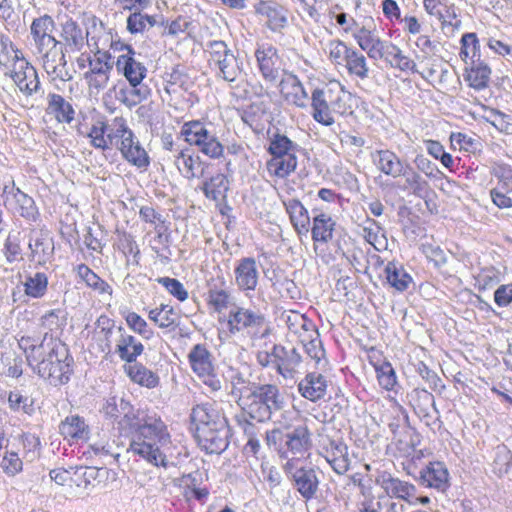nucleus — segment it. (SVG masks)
Masks as SVG:
<instances>
[{
	"mask_svg": "<svg viewBox=\"0 0 512 512\" xmlns=\"http://www.w3.org/2000/svg\"><path fill=\"white\" fill-rule=\"evenodd\" d=\"M19 346L26 355L32 370L50 384L57 386L69 381L72 373V358L68 349L59 339L45 333L41 342L29 336L19 340Z\"/></svg>",
	"mask_w": 512,
	"mask_h": 512,
	"instance_id": "1",
	"label": "nucleus"
},
{
	"mask_svg": "<svg viewBox=\"0 0 512 512\" xmlns=\"http://www.w3.org/2000/svg\"><path fill=\"white\" fill-rule=\"evenodd\" d=\"M173 445L167 427L161 419L149 418L134 432L130 451L156 467L166 468Z\"/></svg>",
	"mask_w": 512,
	"mask_h": 512,
	"instance_id": "2",
	"label": "nucleus"
},
{
	"mask_svg": "<svg viewBox=\"0 0 512 512\" xmlns=\"http://www.w3.org/2000/svg\"><path fill=\"white\" fill-rule=\"evenodd\" d=\"M284 399L277 386L272 384H258L253 392L244 399L241 410L250 418L265 422L283 407Z\"/></svg>",
	"mask_w": 512,
	"mask_h": 512,
	"instance_id": "3",
	"label": "nucleus"
},
{
	"mask_svg": "<svg viewBox=\"0 0 512 512\" xmlns=\"http://www.w3.org/2000/svg\"><path fill=\"white\" fill-rule=\"evenodd\" d=\"M205 52L208 54V64L217 78L232 83L242 75L243 63L225 41H208Z\"/></svg>",
	"mask_w": 512,
	"mask_h": 512,
	"instance_id": "4",
	"label": "nucleus"
},
{
	"mask_svg": "<svg viewBox=\"0 0 512 512\" xmlns=\"http://www.w3.org/2000/svg\"><path fill=\"white\" fill-rule=\"evenodd\" d=\"M112 139H115L113 147L120 151L122 157L128 163L140 169H145L149 166V155L128 126L125 118L114 129Z\"/></svg>",
	"mask_w": 512,
	"mask_h": 512,
	"instance_id": "5",
	"label": "nucleus"
},
{
	"mask_svg": "<svg viewBox=\"0 0 512 512\" xmlns=\"http://www.w3.org/2000/svg\"><path fill=\"white\" fill-rule=\"evenodd\" d=\"M181 134L190 145L198 147L204 155L219 159L224 154V146L216 134L203 122L194 120L183 124Z\"/></svg>",
	"mask_w": 512,
	"mask_h": 512,
	"instance_id": "6",
	"label": "nucleus"
},
{
	"mask_svg": "<svg viewBox=\"0 0 512 512\" xmlns=\"http://www.w3.org/2000/svg\"><path fill=\"white\" fill-rule=\"evenodd\" d=\"M39 55L42 67L51 80L69 81L72 75L67 69L65 49L58 40L48 42L35 48Z\"/></svg>",
	"mask_w": 512,
	"mask_h": 512,
	"instance_id": "7",
	"label": "nucleus"
},
{
	"mask_svg": "<svg viewBox=\"0 0 512 512\" xmlns=\"http://www.w3.org/2000/svg\"><path fill=\"white\" fill-rule=\"evenodd\" d=\"M227 329L231 335H236L251 330H262L261 335L268 333L265 326V317L256 311L234 305L227 316Z\"/></svg>",
	"mask_w": 512,
	"mask_h": 512,
	"instance_id": "8",
	"label": "nucleus"
},
{
	"mask_svg": "<svg viewBox=\"0 0 512 512\" xmlns=\"http://www.w3.org/2000/svg\"><path fill=\"white\" fill-rule=\"evenodd\" d=\"M16 89L26 98L43 93L39 76L35 67L27 60H20L14 64L10 72H4Z\"/></svg>",
	"mask_w": 512,
	"mask_h": 512,
	"instance_id": "9",
	"label": "nucleus"
},
{
	"mask_svg": "<svg viewBox=\"0 0 512 512\" xmlns=\"http://www.w3.org/2000/svg\"><path fill=\"white\" fill-rule=\"evenodd\" d=\"M2 198L4 206L13 214H18L31 222L38 219L39 210L34 199L16 187L14 182L4 186Z\"/></svg>",
	"mask_w": 512,
	"mask_h": 512,
	"instance_id": "10",
	"label": "nucleus"
},
{
	"mask_svg": "<svg viewBox=\"0 0 512 512\" xmlns=\"http://www.w3.org/2000/svg\"><path fill=\"white\" fill-rule=\"evenodd\" d=\"M296 458L289 459L284 466L287 474L291 475L294 485L300 495L306 500L313 499L319 489V479L316 471L312 468H298Z\"/></svg>",
	"mask_w": 512,
	"mask_h": 512,
	"instance_id": "11",
	"label": "nucleus"
},
{
	"mask_svg": "<svg viewBox=\"0 0 512 512\" xmlns=\"http://www.w3.org/2000/svg\"><path fill=\"white\" fill-rule=\"evenodd\" d=\"M195 436L200 447L207 453L220 454L228 447L230 429L227 422L211 428L203 426L196 428Z\"/></svg>",
	"mask_w": 512,
	"mask_h": 512,
	"instance_id": "12",
	"label": "nucleus"
},
{
	"mask_svg": "<svg viewBox=\"0 0 512 512\" xmlns=\"http://www.w3.org/2000/svg\"><path fill=\"white\" fill-rule=\"evenodd\" d=\"M276 370L286 380L295 382L302 369V357L295 347L274 345Z\"/></svg>",
	"mask_w": 512,
	"mask_h": 512,
	"instance_id": "13",
	"label": "nucleus"
},
{
	"mask_svg": "<svg viewBox=\"0 0 512 512\" xmlns=\"http://www.w3.org/2000/svg\"><path fill=\"white\" fill-rule=\"evenodd\" d=\"M344 31L352 34L358 46L367 53L370 59L374 58L384 41L378 36L372 22L360 26L354 19H351L350 24L344 27Z\"/></svg>",
	"mask_w": 512,
	"mask_h": 512,
	"instance_id": "14",
	"label": "nucleus"
},
{
	"mask_svg": "<svg viewBox=\"0 0 512 512\" xmlns=\"http://www.w3.org/2000/svg\"><path fill=\"white\" fill-rule=\"evenodd\" d=\"M92 32L90 30L84 31L75 21L69 19L62 24L61 27V38L63 40V47L66 52H79L82 50L85 44L91 45L90 42L93 41V45L98 48V44L95 41V37L91 36Z\"/></svg>",
	"mask_w": 512,
	"mask_h": 512,
	"instance_id": "15",
	"label": "nucleus"
},
{
	"mask_svg": "<svg viewBox=\"0 0 512 512\" xmlns=\"http://www.w3.org/2000/svg\"><path fill=\"white\" fill-rule=\"evenodd\" d=\"M123 117H115L109 123L103 120H96L87 133L90 144L100 150L113 148L115 139H112V133L117 125H120Z\"/></svg>",
	"mask_w": 512,
	"mask_h": 512,
	"instance_id": "16",
	"label": "nucleus"
},
{
	"mask_svg": "<svg viewBox=\"0 0 512 512\" xmlns=\"http://www.w3.org/2000/svg\"><path fill=\"white\" fill-rule=\"evenodd\" d=\"M110 56L97 51L94 59L90 60V70L86 73L89 87L97 91L104 89L109 81V74L112 70V64L109 62Z\"/></svg>",
	"mask_w": 512,
	"mask_h": 512,
	"instance_id": "17",
	"label": "nucleus"
},
{
	"mask_svg": "<svg viewBox=\"0 0 512 512\" xmlns=\"http://www.w3.org/2000/svg\"><path fill=\"white\" fill-rule=\"evenodd\" d=\"M255 57L262 77L270 82L275 83L279 78V56L277 49L270 45H260L256 49Z\"/></svg>",
	"mask_w": 512,
	"mask_h": 512,
	"instance_id": "18",
	"label": "nucleus"
},
{
	"mask_svg": "<svg viewBox=\"0 0 512 512\" xmlns=\"http://www.w3.org/2000/svg\"><path fill=\"white\" fill-rule=\"evenodd\" d=\"M174 165L186 179L201 178L208 166L201 157L190 149H183L175 155Z\"/></svg>",
	"mask_w": 512,
	"mask_h": 512,
	"instance_id": "19",
	"label": "nucleus"
},
{
	"mask_svg": "<svg viewBox=\"0 0 512 512\" xmlns=\"http://www.w3.org/2000/svg\"><path fill=\"white\" fill-rule=\"evenodd\" d=\"M124 50L126 52L117 58V70L125 76L129 84L142 83L146 77V67L134 58L135 52L130 46H125Z\"/></svg>",
	"mask_w": 512,
	"mask_h": 512,
	"instance_id": "20",
	"label": "nucleus"
},
{
	"mask_svg": "<svg viewBox=\"0 0 512 512\" xmlns=\"http://www.w3.org/2000/svg\"><path fill=\"white\" fill-rule=\"evenodd\" d=\"M331 90L315 89L311 95L312 116L315 121L325 126H331L334 123L332 116L333 109L330 101H332Z\"/></svg>",
	"mask_w": 512,
	"mask_h": 512,
	"instance_id": "21",
	"label": "nucleus"
},
{
	"mask_svg": "<svg viewBox=\"0 0 512 512\" xmlns=\"http://www.w3.org/2000/svg\"><path fill=\"white\" fill-rule=\"evenodd\" d=\"M235 283L244 292L254 291L258 284L259 271L252 257L241 259L235 267Z\"/></svg>",
	"mask_w": 512,
	"mask_h": 512,
	"instance_id": "22",
	"label": "nucleus"
},
{
	"mask_svg": "<svg viewBox=\"0 0 512 512\" xmlns=\"http://www.w3.org/2000/svg\"><path fill=\"white\" fill-rule=\"evenodd\" d=\"M423 7L429 16L435 17L441 23L443 29L447 26L459 28L461 24L459 20L456 23L452 22L457 19L454 4H449L447 0H423Z\"/></svg>",
	"mask_w": 512,
	"mask_h": 512,
	"instance_id": "23",
	"label": "nucleus"
},
{
	"mask_svg": "<svg viewBox=\"0 0 512 512\" xmlns=\"http://www.w3.org/2000/svg\"><path fill=\"white\" fill-rule=\"evenodd\" d=\"M279 87L280 93L288 103L301 108L307 106L308 94L297 76L285 73Z\"/></svg>",
	"mask_w": 512,
	"mask_h": 512,
	"instance_id": "24",
	"label": "nucleus"
},
{
	"mask_svg": "<svg viewBox=\"0 0 512 512\" xmlns=\"http://www.w3.org/2000/svg\"><path fill=\"white\" fill-rule=\"evenodd\" d=\"M191 422L196 428H202L203 426H218L227 422L224 414L216 407L213 403H203L193 407L191 415Z\"/></svg>",
	"mask_w": 512,
	"mask_h": 512,
	"instance_id": "25",
	"label": "nucleus"
},
{
	"mask_svg": "<svg viewBox=\"0 0 512 512\" xmlns=\"http://www.w3.org/2000/svg\"><path fill=\"white\" fill-rule=\"evenodd\" d=\"M385 60L391 67L401 71L413 70L415 63L405 56L401 49L389 41H383L373 60Z\"/></svg>",
	"mask_w": 512,
	"mask_h": 512,
	"instance_id": "26",
	"label": "nucleus"
},
{
	"mask_svg": "<svg viewBox=\"0 0 512 512\" xmlns=\"http://www.w3.org/2000/svg\"><path fill=\"white\" fill-rule=\"evenodd\" d=\"M327 380L319 373L310 372L298 383V391L304 398L316 402L322 399L327 391Z\"/></svg>",
	"mask_w": 512,
	"mask_h": 512,
	"instance_id": "27",
	"label": "nucleus"
},
{
	"mask_svg": "<svg viewBox=\"0 0 512 512\" xmlns=\"http://www.w3.org/2000/svg\"><path fill=\"white\" fill-rule=\"evenodd\" d=\"M324 457L339 475L346 473L350 466L348 447L341 441L330 440L324 448Z\"/></svg>",
	"mask_w": 512,
	"mask_h": 512,
	"instance_id": "28",
	"label": "nucleus"
},
{
	"mask_svg": "<svg viewBox=\"0 0 512 512\" xmlns=\"http://www.w3.org/2000/svg\"><path fill=\"white\" fill-rule=\"evenodd\" d=\"M283 317L289 333L295 335L300 342L309 340V337L318 331L310 319L297 311H288Z\"/></svg>",
	"mask_w": 512,
	"mask_h": 512,
	"instance_id": "29",
	"label": "nucleus"
},
{
	"mask_svg": "<svg viewBox=\"0 0 512 512\" xmlns=\"http://www.w3.org/2000/svg\"><path fill=\"white\" fill-rule=\"evenodd\" d=\"M372 161L376 168L387 176L400 177L404 163L396 153L391 150H377L372 154Z\"/></svg>",
	"mask_w": 512,
	"mask_h": 512,
	"instance_id": "30",
	"label": "nucleus"
},
{
	"mask_svg": "<svg viewBox=\"0 0 512 512\" xmlns=\"http://www.w3.org/2000/svg\"><path fill=\"white\" fill-rule=\"evenodd\" d=\"M143 350L142 343L137 341L134 336L124 333L122 328L117 329L115 352L123 361L128 364L133 363Z\"/></svg>",
	"mask_w": 512,
	"mask_h": 512,
	"instance_id": "31",
	"label": "nucleus"
},
{
	"mask_svg": "<svg viewBox=\"0 0 512 512\" xmlns=\"http://www.w3.org/2000/svg\"><path fill=\"white\" fill-rule=\"evenodd\" d=\"M285 444L294 456H303L311 447L310 432L306 425H298L285 434Z\"/></svg>",
	"mask_w": 512,
	"mask_h": 512,
	"instance_id": "32",
	"label": "nucleus"
},
{
	"mask_svg": "<svg viewBox=\"0 0 512 512\" xmlns=\"http://www.w3.org/2000/svg\"><path fill=\"white\" fill-rule=\"evenodd\" d=\"M255 11L267 19V25L272 31H280L287 24L284 9L275 3L261 1L255 6Z\"/></svg>",
	"mask_w": 512,
	"mask_h": 512,
	"instance_id": "33",
	"label": "nucleus"
},
{
	"mask_svg": "<svg viewBox=\"0 0 512 512\" xmlns=\"http://www.w3.org/2000/svg\"><path fill=\"white\" fill-rule=\"evenodd\" d=\"M188 360L192 371L197 375H206L208 371H214L215 365L210 351L203 344H196L188 354Z\"/></svg>",
	"mask_w": 512,
	"mask_h": 512,
	"instance_id": "34",
	"label": "nucleus"
},
{
	"mask_svg": "<svg viewBox=\"0 0 512 512\" xmlns=\"http://www.w3.org/2000/svg\"><path fill=\"white\" fill-rule=\"evenodd\" d=\"M54 20L48 15L41 16L32 21L30 26V33L34 42L35 48L48 44V42L56 40L52 35L54 30Z\"/></svg>",
	"mask_w": 512,
	"mask_h": 512,
	"instance_id": "35",
	"label": "nucleus"
},
{
	"mask_svg": "<svg viewBox=\"0 0 512 512\" xmlns=\"http://www.w3.org/2000/svg\"><path fill=\"white\" fill-rule=\"evenodd\" d=\"M423 485L436 489H444L448 482V471L441 462L430 463L420 472Z\"/></svg>",
	"mask_w": 512,
	"mask_h": 512,
	"instance_id": "36",
	"label": "nucleus"
},
{
	"mask_svg": "<svg viewBox=\"0 0 512 512\" xmlns=\"http://www.w3.org/2000/svg\"><path fill=\"white\" fill-rule=\"evenodd\" d=\"M286 211L290 216L291 223L299 235H307L310 227V217L308 210L296 199L285 203Z\"/></svg>",
	"mask_w": 512,
	"mask_h": 512,
	"instance_id": "37",
	"label": "nucleus"
},
{
	"mask_svg": "<svg viewBox=\"0 0 512 512\" xmlns=\"http://www.w3.org/2000/svg\"><path fill=\"white\" fill-rule=\"evenodd\" d=\"M257 383L252 382L249 377L245 376L241 372H235L230 377V395L233 397L239 407L244 403V399L253 392V389L257 386Z\"/></svg>",
	"mask_w": 512,
	"mask_h": 512,
	"instance_id": "38",
	"label": "nucleus"
},
{
	"mask_svg": "<svg viewBox=\"0 0 512 512\" xmlns=\"http://www.w3.org/2000/svg\"><path fill=\"white\" fill-rule=\"evenodd\" d=\"M32 260L40 265L46 264L52 257L54 252L53 241L45 234H40L29 242Z\"/></svg>",
	"mask_w": 512,
	"mask_h": 512,
	"instance_id": "39",
	"label": "nucleus"
},
{
	"mask_svg": "<svg viewBox=\"0 0 512 512\" xmlns=\"http://www.w3.org/2000/svg\"><path fill=\"white\" fill-rule=\"evenodd\" d=\"M335 222L325 213H318L313 217V226L311 229L314 242L328 243L333 238Z\"/></svg>",
	"mask_w": 512,
	"mask_h": 512,
	"instance_id": "40",
	"label": "nucleus"
},
{
	"mask_svg": "<svg viewBox=\"0 0 512 512\" xmlns=\"http://www.w3.org/2000/svg\"><path fill=\"white\" fill-rule=\"evenodd\" d=\"M129 378L141 386L154 388L159 383V377L140 363L133 362L124 366Z\"/></svg>",
	"mask_w": 512,
	"mask_h": 512,
	"instance_id": "41",
	"label": "nucleus"
},
{
	"mask_svg": "<svg viewBox=\"0 0 512 512\" xmlns=\"http://www.w3.org/2000/svg\"><path fill=\"white\" fill-rule=\"evenodd\" d=\"M385 274L388 283L397 291H405L412 283V277L405 271L403 265L396 261H390L385 266Z\"/></svg>",
	"mask_w": 512,
	"mask_h": 512,
	"instance_id": "42",
	"label": "nucleus"
},
{
	"mask_svg": "<svg viewBox=\"0 0 512 512\" xmlns=\"http://www.w3.org/2000/svg\"><path fill=\"white\" fill-rule=\"evenodd\" d=\"M150 95V89L143 84H130L129 87L121 88L116 98L128 108L135 107Z\"/></svg>",
	"mask_w": 512,
	"mask_h": 512,
	"instance_id": "43",
	"label": "nucleus"
},
{
	"mask_svg": "<svg viewBox=\"0 0 512 512\" xmlns=\"http://www.w3.org/2000/svg\"><path fill=\"white\" fill-rule=\"evenodd\" d=\"M48 110L59 122L70 123L74 119L75 111L72 105L59 94L48 95Z\"/></svg>",
	"mask_w": 512,
	"mask_h": 512,
	"instance_id": "44",
	"label": "nucleus"
},
{
	"mask_svg": "<svg viewBox=\"0 0 512 512\" xmlns=\"http://www.w3.org/2000/svg\"><path fill=\"white\" fill-rule=\"evenodd\" d=\"M148 317L161 329L175 328L179 322L178 313L168 304H161L159 307L151 309Z\"/></svg>",
	"mask_w": 512,
	"mask_h": 512,
	"instance_id": "45",
	"label": "nucleus"
},
{
	"mask_svg": "<svg viewBox=\"0 0 512 512\" xmlns=\"http://www.w3.org/2000/svg\"><path fill=\"white\" fill-rule=\"evenodd\" d=\"M24 293L31 298H42L48 288V277L45 273L35 272L26 276L22 282Z\"/></svg>",
	"mask_w": 512,
	"mask_h": 512,
	"instance_id": "46",
	"label": "nucleus"
},
{
	"mask_svg": "<svg viewBox=\"0 0 512 512\" xmlns=\"http://www.w3.org/2000/svg\"><path fill=\"white\" fill-rule=\"evenodd\" d=\"M115 322L107 316H100L96 321L95 335L104 342L101 345L103 352L109 353L111 351L112 338H117V329Z\"/></svg>",
	"mask_w": 512,
	"mask_h": 512,
	"instance_id": "47",
	"label": "nucleus"
},
{
	"mask_svg": "<svg viewBox=\"0 0 512 512\" xmlns=\"http://www.w3.org/2000/svg\"><path fill=\"white\" fill-rule=\"evenodd\" d=\"M61 435L71 439H85L88 435V426L85 421L77 415L65 418L59 426Z\"/></svg>",
	"mask_w": 512,
	"mask_h": 512,
	"instance_id": "48",
	"label": "nucleus"
},
{
	"mask_svg": "<svg viewBox=\"0 0 512 512\" xmlns=\"http://www.w3.org/2000/svg\"><path fill=\"white\" fill-rule=\"evenodd\" d=\"M402 172L401 176L405 180L403 189L411 190L414 195L423 197L428 189V182L409 164H404Z\"/></svg>",
	"mask_w": 512,
	"mask_h": 512,
	"instance_id": "49",
	"label": "nucleus"
},
{
	"mask_svg": "<svg viewBox=\"0 0 512 512\" xmlns=\"http://www.w3.org/2000/svg\"><path fill=\"white\" fill-rule=\"evenodd\" d=\"M297 158L295 155L273 157L267 162V169L271 175L285 178L295 171Z\"/></svg>",
	"mask_w": 512,
	"mask_h": 512,
	"instance_id": "50",
	"label": "nucleus"
},
{
	"mask_svg": "<svg viewBox=\"0 0 512 512\" xmlns=\"http://www.w3.org/2000/svg\"><path fill=\"white\" fill-rule=\"evenodd\" d=\"M343 66H345L349 75L355 76L361 80L369 76V67L366 57L355 49H352Z\"/></svg>",
	"mask_w": 512,
	"mask_h": 512,
	"instance_id": "51",
	"label": "nucleus"
},
{
	"mask_svg": "<svg viewBox=\"0 0 512 512\" xmlns=\"http://www.w3.org/2000/svg\"><path fill=\"white\" fill-rule=\"evenodd\" d=\"M490 75L491 69L488 65L480 62L466 71L465 80L472 88L481 90L488 86Z\"/></svg>",
	"mask_w": 512,
	"mask_h": 512,
	"instance_id": "52",
	"label": "nucleus"
},
{
	"mask_svg": "<svg viewBox=\"0 0 512 512\" xmlns=\"http://www.w3.org/2000/svg\"><path fill=\"white\" fill-rule=\"evenodd\" d=\"M307 355L315 361V364L320 367V368H324L327 366V359L325 357V350L323 348V345H322V341L319 337V333L318 331L315 332L314 335H311L309 337V340H303L302 342H300Z\"/></svg>",
	"mask_w": 512,
	"mask_h": 512,
	"instance_id": "53",
	"label": "nucleus"
},
{
	"mask_svg": "<svg viewBox=\"0 0 512 512\" xmlns=\"http://www.w3.org/2000/svg\"><path fill=\"white\" fill-rule=\"evenodd\" d=\"M205 196L214 201L224 198L228 190V181L225 175L219 173L205 181L202 186Z\"/></svg>",
	"mask_w": 512,
	"mask_h": 512,
	"instance_id": "54",
	"label": "nucleus"
},
{
	"mask_svg": "<svg viewBox=\"0 0 512 512\" xmlns=\"http://www.w3.org/2000/svg\"><path fill=\"white\" fill-rule=\"evenodd\" d=\"M155 24V17L141 12H134L127 18V30L131 34H142L151 29Z\"/></svg>",
	"mask_w": 512,
	"mask_h": 512,
	"instance_id": "55",
	"label": "nucleus"
},
{
	"mask_svg": "<svg viewBox=\"0 0 512 512\" xmlns=\"http://www.w3.org/2000/svg\"><path fill=\"white\" fill-rule=\"evenodd\" d=\"M297 145L291 141L287 136L276 134L269 145V152L274 157H282L288 155H295Z\"/></svg>",
	"mask_w": 512,
	"mask_h": 512,
	"instance_id": "56",
	"label": "nucleus"
},
{
	"mask_svg": "<svg viewBox=\"0 0 512 512\" xmlns=\"http://www.w3.org/2000/svg\"><path fill=\"white\" fill-rule=\"evenodd\" d=\"M208 304L219 313L230 306H234L232 295L227 290L218 288L209 290Z\"/></svg>",
	"mask_w": 512,
	"mask_h": 512,
	"instance_id": "57",
	"label": "nucleus"
},
{
	"mask_svg": "<svg viewBox=\"0 0 512 512\" xmlns=\"http://www.w3.org/2000/svg\"><path fill=\"white\" fill-rule=\"evenodd\" d=\"M383 488L388 494L401 499L409 497L414 490L413 485L392 477L383 480Z\"/></svg>",
	"mask_w": 512,
	"mask_h": 512,
	"instance_id": "58",
	"label": "nucleus"
},
{
	"mask_svg": "<svg viewBox=\"0 0 512 512\" xmlns=\"http://www.w3.org/2000/svg\"><path fill=\"white\" fill-rule=\"evenodd\" d=\"M352 49L341 40H332L327 44L329 59L335 65H344Z\"/></svg>",
	"mask_w": 512,
	"mask_h": 512,
	"instance_id": "59",
	"label": "nucleus"
},
{
	"mask_svg": "<svg viewBox=\"0 0 512 512\" xmlns=\"http://www.w3.org/2000/svg\"><path fill=\"white\" fill-rule=\"evenodd\" d=\"M8 403L13 411H22L27 415H32L35 410L33 400L27 396H23L19 391L10 392Z\"/></svg>",
	"mask_w": 512,
	"mask_h": 512,
	"instance_id": "60",
	"label": "nucleus"
},
{
	"mask_svg": "<svg viewBox=\"0 0 512 512\" xmlns=\"http://www.w3.org/2000/svg\"><path fill=\"white\" fill-rule=\"evenodd\" d=\"M129 408L128 402L124 401L123 398L113 396L106 400V403L103 406V411L111 418H118L122 414L126 416Z\"/></svg>",
	"mask_w": 512,
	"mask_h": 512,
	"instance_id": "61",
	"label": "nucleus"
},
{
	"mask_svg": "<svg viewBox=\"0 0 512 512\" xmlns=\"http://www.w3.org/2000/svg\"><path fill=\"white\" fill-rule=\"evenodd\" d=\"M378 382L386 390H392L396 385V375L392 365L388 362L376 367Z\"/></svg>",
	"mask_w": 512,
	"mask_h": 512,
	"instance_id": "62",
	"label": "nucleus"
},
{
	"mask_svg": "<svg viewBox=\"0 0 512 512\" xmlns=\"http://www.w3.org/2000/svg\"><path fill=\"white\" fill-rule=\"evenodd\" d=\"M21 246L19 233L8 234V237L4 244V255L9 263H13L21 258Z\"/></svg>",
	"mask_w": 512,
	"mask_h": 512,
	"instance_id": "63",
	"label": "nucleus"
},
{
	"mask_svg": "<svg viewBox=\"0 0 512 512\" xmlns=\"http://www.w3.org/2000/svg\"><path fill=\"white\" fill-rule=\"evenodd\" d=\"M1 468L8 476H15L23 469V462L16 452L6 451L1 461Z\"/></svg>",
	"mask_w": 512,
	"mask_h": 512,
	"instance_id": "64",
	"label": "nucleus"
}]
</instances>
